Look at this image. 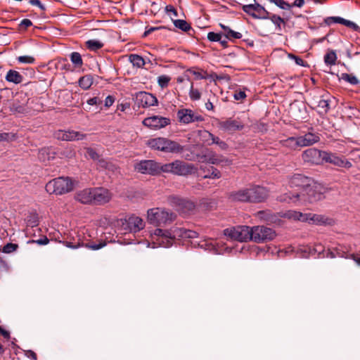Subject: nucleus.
<instances>
[{
    "label": "nucleus",
    "mask_w": 360,
    "mask_h": 360,
    "mask_svg": "<svg viewBox=\"0 0 360 360\" xmlns=\"http://www.w3.org/2000/svg\"><path fill=\"white\" fill-rule=\"evenodd\" d=\"M312 251L315 253L317 252L319 255L323 254L324 247L321 244H316Z\"/></svg>",
    "instance_id": "0e129e2a"
},
{
    "label": "nucleus",
    "mask_w": 360,
    "mask_h": 360,
    "mask_svg": "<svg viewBox=\"0 0 360 360\" xmlns=\"http://www.w3.org/2000/svg\"><path fill=\"white\" fill-rule=\"evenodd\" d=\"M18 248V244L8 243L3 247L2 252L6 254H10L16 251Z\"/></svg>",
    "instance_id": "09e8293b"
},
{
    "label": "nucleus",
    "mask_w": 360,
    "mask_h": 360,
    "mask_svg": "<svg viewBox=\"0 0 360 360\" xmlns=\"http://www.w3.org/2000/svg\"><path fill=\"white\" fill-rule=\"evenodd\" d=\"M173 22L176 27L184 32H188L191 29V25L184 20H174Z\"/></svg>",
    "instance_id": "79ce46f5"
},
{
    "label": "nucleus",
    "mask_w": 360,
    "mask_h": 360,
    "mask_svg": "<svg viewBox=\"0 0 360 360\" xmlns=\"http://www.w3.org/2000/svg\"><path fill=\"white\" fill-rule=\"evenodd\" d=\"M325 22L330 25L332 22L342 24L344 22V18L341 17H329L325 20Z\"/></svg>",
    "instance_id": "6e6d98bb"
},
{
    "label": "nucleus",
    "mask_w": 360,
    "mask_h": 360,
    "mask_svg": "<svg viewBox=\"0 0 360 360\" xmlns=\"http://www.w3.org/2000/svg\"><path fill=\"white\" fill-rule=\"evenodd\" d=\"M147 146L153 150H160L166 153H181L184 146L178 142L164 137L150 139L147 141Z\"/></svg>",
    "instance_id": "20e7f679"
},
{
    "label": "nucleus",
    "mask_w": 360,
    "mask_h": 360,
    "mask_svg": "<svg viewBox=\"0 0 360 360\" xmlns=\"http://www.w3.org/2000/svg\"><path fill=\"white\" fill-rule=\"evenodd\" d=\"M32 25V22L29 19H23L20 25H19V27L20 30H26L27 29L28 27H31Z\"/></svg>",
    "instance_id": "13d9d810"
},
{
    "label": "nucleus",
    "mask_w": 360,
    "mask_h": 360,
    "mask_svg": "<svg viewBox=\"0 0 360 360\" xmlns=\"http://www.w3.org/2000/svg\"><path fill=\"white\" fill-rule=\"evenodd\" d=\"M114 102H115L114 96L109 95L105 99V106L109 108L111 105H112Z\"/></svg>",
    "instance_id": "69168bd1"
},
{
    "label": "nucleus",
    "mask_w": 360,
    "mask_h": 360,
    "mask_svg": "<svg viewBox=\"0 0 360 360\" xmlns=\"http://www.w3.org/2000/svg\"><path fill=\"white\" fill-rule=\"evenodd\" d=\"M188 71L195 75V77L198 79H206V77L202 75V73L199 71H196L193 69H189Z\"/></svg>",
    "instance_id": "774afa93"
},
{
    "label": "nucleus",
    "mask_w": 360,
    "mask_h": 360,
    "mask_svg": "<svg viewBox=\"0 0 360 360\" xmlns=\"http://www.w3.org/2000/svg\"><path fill=\"white\" fill-rule=\"evenodd\" d=\"M251 240L257 243H266L274 240L276 236V231L264 226L251 227Z\"/></svg>",
    "instance_id": "0eeeda50"
},
{
    "label": "nucleus",
    "mask_w": 360,
    "mask_h": 360,
    "mask_svg": "<svg viewBox=\"0 0 360 360\" xmlns=\"http://www.w3.org/2000/svg\"><path fill=\"white\" fill-rule=\"evenodd\" d=\"M288 211L274 212L271 210H261L255 213V217L260 221L269 225L281 226L283 223L282 218H286Z\"/></svg>",
    "instance_id": "6e6552de"
},
{
    "label": "nucleus",
    "mask_w": 360,
    "mask_h": 360,
    "mask_svg": "<svg viewBox=\"0 0 360 360\" xmlns=\"http://www.w3.org/2000/svg\"><path fill=\"white\" fill-rule=\"evenodd\" d=\"M178 121L184 124H188L193 122H201L205 120V118L201 115L195 112L189 108L179 109L176 112Z\"/></svg>",
    "instance_id": "9b49d317"
},
{
    "label": "nucleus",
    "mask_w": 360,
    "mask_h": 360,
    "mask_svg": "<svg viewBox=\"0 0 360 360\" xmlns=\"http://www.w3.org/2000/svg\"><path fill=\"white\" fill-rule=\"evenodd\" d=\"M266 19L271 20V21L277 26L280 30L281 23H284V20L279 15L271 14L268 12V18Z\"/></svg>",
    "instance_id": "c03bdc74"
},
{
    "label": "nucleus",
    "mask_w": 360,
    "mask_h": 360,
    "mask_svg": "<svg viewBox=\"0 0 360 360\" xmlns=\"http://www.w3.org/2000/svg\"><path fill=\"white\" fill-rule=\"evenodd\" d=\"M77 182L68 176H60L49 181L45 186L49 194L61 195L73 191Z\"/></svg>",
    "instance_id": "7ed1b4c3"
},
{
    "label": "nucleus",
    "mask_w": 360,
    "mask_h": 360,
    "mask_svg": "<svg viewBox=\"0 0 360 360\" xmlns=\"http://www.w3.org/2000/svg\"><path fill=\"white\" fill-rule=\"evenodd\" d=\"M11 110L13 112L18 114H25L29 112V108L27 104H21L18 101H14L13 103Z\"/></svg>",
    "instance_id": "f704fd0d"
},
{
    "label": "nucleus",
    "mask_w": 360,
    "mask_h": 360,
    "mask_svg": "<svg viewBox=\"0 0 360 360\" xmlns=\"http://www.w3.org/2000/svg\"><path fill=\"white\" fill-rule=\"evenodd\" d=\"M323 188L319 184H311L309 183V186L304 188V191L296 192L293 194L285 193L278 197L281 202H295L298 200L308 201L309 202H314L323 199L324 195L322 192Z\"/></svg>",
    "instance_id": "f03ea898"
},
{
    "label": "nucleus",
    "mask_w": 360,
    "mask_h": 360,
    "mask_svg": "<svg viewBox=\"0 0 360 360\" xmlns=\"http://www.w3.org/2000/svg\"><path fill=\"white\" fill-rule=\"evenodd\" d=\"M211 169H212L211 174L205 175L204 178L219 179L221 177V173L217 169H216L213 167H211Z\"/></svg>",
    "instance_id": "5fc2aeb1"
},
{
    "label": "nucleus",
    "mask_w": 360,
    "mask_h": 360,
    "mask_svg": "<svg viewBox=\"0 0 360 360\" xmlns=\"http://www.w3.org/2000/svg\"><path fill=\"white\" fill-rule=\"evenodd\" d=\"M94 205H103L112 198L111 193L104 188H94Z\"/></svg>",
    "instance_id": "4be33fe9"
},
{
    "label": "nucleus",
    "mask_w": 360,
    "mask_h": 360,
    "mask_svg": "<svg viewBox=\"0 0 360 360\" xmlns=\"http://www.w3.org/2000/svg\"><path fill=\"white\" fill-rule=\"evenodd\" d=\"M342 79L352 85H356L359 83V79L354 75L351 74H342Z\"/></svg>",
    "instance_id": "49530a36"
},
{
    "label": "nucleus",
    "mask_w": 360,
    "mask_h": 360,
    "mask_svg": "<svg viewBox=\"0 0 360 360\" xmlns=\"http://www.w3.org/2000/svg\"><path fill=\"white\" fill-rule=\"evenodd\" d=\"M135 169L142 174L150 175H158V162L151 160H145L136 163L134 166Z\"/></svg>",
    "instance_id": "dca6fc26"
},
{
    "label": "nucleus",
    "mask_w": 360,
    "mask_h": 360,
    "mask_svg": "<svg viewBox=\"0 0 360 360\" xmlns=\"http://www.w3.org/2000/svg\"><path fill=\"white\" fill-rule=\"evenodd\" d=\"M334 251L336 252L337 257H342L345 259H349V252L350 251V246H346L344 245H338L334 248Z\"/></svg>",
    "instance_id": "473e14b6"
},
{
    "label": "nucleus",
    "mask_w": 360,
    "mask_h": 360,
    "mask_svg": "<svg viewBox=\"0 0 360 360\" xmlns=\"http://www.w3.org/2000/svg\"><path fill=\"white\" fill-rule=\"evenodd\" d=\"M326 153V151L311 148L302 153V158L304 162L311 165H321L324 163Z\"/></svg>",
    "instance_id": "9d476101"
},
{
    "label": "nucleus",
    "mask_w": 360,
    "mask_h": 360,
    "mask_svg": "<svg viewBox=\"0 0 360 360\" xmlns=\"http://www.w3.org/2000/svg\"><path fill=\"white\" fill-rule=\"evenodd\" d=\"M55 158V153L52 152L48 148H41L39 151V158L42 162L49 161L53 160Z\"/></svg>",
    "instance_id": "c9c22d12"
},
{
    "label": "nucleus",
    "mask_w": 360,
    "mask_h": 360,
    "mask_svg": "<svg viewBox=\"0 0 360 360\" xmlns=\"http://www.w3.org/2000/svg\"><path fill=\"white\" fill-rule=\"evenodd\" d=\"M337 55L335 51H328L324 56V62L327 65H334L336 63Z\"/></svg>",
    "instance_id": "58836bf2"
},
{
    "label": "nucleus",
    "mask_w": 360,
    "mask_h": 360,
    "mask_svg": "<svg viewBox=\"0 0 360 360\" xmlns=\"http://www.w3.org/2000/svg\"><path fill=\"white\" fill-rule=\"evenodd\" d=\"M271 2L275 4L279 8L284 10H289L291 6L284 0H270Z\"/></svg>",
    "instance_id": "603ef678"
},
{
    "label": "nucleus",
    "mask_w": 360,
    "mask_h": 360,
    "mask_svg": "<svg viewBox=\"0 0 360 360\" xmlns=\"http://www.w3.org/2000/svg\"><path fill=\"white\" fill-rule=\"evenodd\" d=\"M224 234L230 239L240 242L251 240V227L238 226L224 230Z\"/></svg>",
    "instance_id": "1a4fd4ad"
},
{
    "label": "nucleus",
    "mask_w": 360,
    "mask_h": 360,
    "mask_svg": "<svg viewBox=\"0 0 360 360\" xmlns=\"http://www.w3.org/2000/svg\"><path fill=\"white\" fill-rule=\"evenodd\" d=\"M127 221L129 230L133 232L139 231L145 226V223L139 217L131 216L129 217Z\"/></svg>",
    "instance_id": "cd10ccee"
},
{
    "label": "nucleus",
    "mask_w": 360,
    "mask_h": 360,
    "mask_svg": "<svg viewBox=\"0 0 360 360\" xmlns=\"http://www.w3.org/2000/svg\"><path fill=\"white\" fill-rule=\"evenodd\" d=\"M158 174L161 173H171L172 174V162L161 164L158 162Z\"/></svg>",
    "instance_id": "de8ad7c7"
},
{
    "label": "nucleus",
    "mask_w": 360,
    "mask_h": 360,
    "mask_svg": "<svg viewBox=\"0 0 360 360\" xmlns=\"http://www.w3.org/2000/svg\"><path fill=\"white\" fill-rule=\"evenodd\" d=\"M317 107L320 109V113H327L330 110L329 100L326 98H321L318 101Z\"/></svg>",
    "instance_id": "a19ab883"
},
{
    "label": "nucleus",
    "mask_w": 360,
    "mask_h": 360,
    "mask_svg": "<svg viewBox=\"0 0 360 360\" xmlns=\"http://www.w3.org/2000/svg\"><path fill=\"white\" fill-rule=\"evenodd\" d=\"M17 60L20 63L32 64L35 61V58L31 56H20L17 58Z\"/></svg>",
    "instance_id": "3c124183"
},
{
    "label": "nucleus",
    "mask_w": 360,
    "mask_h": 360,
    "mask_svg": "<svg viewBox=\"0 0 360 360\" xmlns=\"http://www.w3.org/2000/svg\"><path fill=\"white\" fill-rule=\"evenodd\" d=\"M135 101L139 107L144 108L155 106L158 104L156 96L146 91L137 92L135 94Z\"/></svg>",
    "instance_id": "2eb2a0df"
},
{
    "label": "nucleus",
    "mask_w": 360,
    "mask_h": 360,
    "mask_svg": "<svg viewBox=\"0 0 360 360\" xmlns=\"http://www.w3.org/2000/svg\"><path fill=\"white\" fill-rule=\"evenodd\" d=\"M200 156L201 155H195L193 153H191V154L185 155L184 158L186 160H189V161H195V160L199 161V160H200Z\"/></svg>",
    "instance_id": "052dcab7"
},
{
    "label": "nucleus",
    "mask_w": 360,
    "mask_h": 360,
    "mask_svg": "<svg viewBox=\"0 0 360 360\" xmlns=\"http://www.w3.org/2000/svg\"><path fill=\"white\" fill-rule=\"evenodd\" d=\"M233 97L237 101L243 100L246 97V94L245 91H236L234 93Z\"/></svg>",
    "instance_id": "e2e57ef3"
},
{
    "label": "nucleus",
    "mask_w": 360,
    "mask_h": 360,
    "mask_svg": "<svg viewBox=\"0 0 360 360\" xmlns=\"http://www.w3.org/2000/svg\"><path fill=\"white\" fill-rule=\"evenodd\" d=\"M171 120L168 117L153 115L146 117L142 124L152 130H159L170 124Z\"/></svg>",
    "instance_id": "f8f14e48"
},
{
    "label": "nucleus",
    "mask_w": 360,
    "mask_h": 360,
    "mask_svg": "<svg viewBox=\"0 0 360 360\" xmlns=\"http://www.w3.org/2000/svg\"><path fill=\"white\" fill-rule=\"evenodd\" d=\"M251 202L257 203L264 201L269 196V191L263 186L252 185L249 187Z\"/></svg>",
    "instance_id": "6ab92c4d"
},
{
    "label": "nucleus",
    "mask_w": 360,
    "mask_h": 360,
    "mask_svg": "<svg viewBox=\"0 0 360 360\" xmlns=\"http://www.w3.org/2000/svg\"><path fill=\"white\" fill-rule=\"evenodd\" d=\"M29 3L32 6H37L41 11H44L46 10L45 6L39 0H29Z\"/></svg>",
    "instance_id": "680f3d73"
},
{
    "label": "nucleus",
    "mask_w": 360,
    "mask_h": 360,
    "mask_svg": "<svg viewBox=\"0 0 360 360\" xmlns=\"http://www.w3.org/2000/svg\"><path fill=\"white\" fill-rule=\"evenodd\" d=\"M170 79L171 78L167 75L159 76L158 77V85L162 89L165 88L168 86Z\"/></svg>",
    "instance_id": "8fccbe9b"
},
{
    "label": "nucleus",
    "mask_w": 360,
    "mask_h": 360,
    "mask_svg": "<svg viewBox=\"0 0 360 360\" xmlns=\"http://www.w3.org/2000/svg\"><path fill=\"white\" fill-rule=\"evenodd\" d=\"M205 134L206 135H208L211 140V142L207 143V145L210 146L213 143H215V144L218 145L219 147L221 150H226L228 148L227 143L226 142H224V141H221L218 136H215L210 132H205Z\"/></svg>",
    "instance_id": "e433bc0d"
},
{
    "label": "nucleus",
    "mask_w": 360,
    "mask_h": 360,
    "mask_svg": "<svg viewBox=\"0 0 360 360\" xmlns=\"http://www.w3.org/2000/svg\"><path fill=\"white\" fill-rule=\"evenodd\" d=\"M92 84L91 77L89 75L82 77L79 80V85L83 89H88Z\"/></svg>",
    "instance_id": "37998d69"
},
{
    "label": "nucleus",
    "mask_w": 360,
    "mask_h": 360,
    "mask_svg": "<svg viewBox=\"0 0 360 360\" xmlns=\"http://www.w3.org/2000/svg\"><path fill=\"white\" fill-rule=\"evenodd\" d=\"M55 137L58 140L72 141L84 139L86 137V134L73 130H58L56 131Z\"/></svg>",
    "instance_id": "aec40b11"
},
{
    "label": "nucleus",
    "mask_w": 360,
    "mask_h": 360,
    "mask_svg": "<svg viewBox=\"0 0 360 360\" xmlns=\"http://www.w3.org/2000/svg\"><path fill=\"white\" fill-rule=\"evenodd\" d=\"M286 217L288 219L307 221L310 224L319 226L333 225L334 224L333 219L326 217V215L313 213L303 214L295 210H288V213L286 214Z\"/></svg>",
    "instance_id": "423d86ee"
},
{
    "label": "nucleus",
    "mask_w": 360,
    "mask_h": 360,
    "mask_svg": "<svg viewBox=\"0 0 360 360\" xmlns=\"http://www.w3.org/2000/svg\"><path fill=\"white\" fill-rule=\"evenodd\" d=\"M224 161L223 157L219 156L214 153H210L207 155H203L200 156L199 162H208L212 165H219Z\"/></svg>",
    "instance_id": "c756f323"
},
{
    "label": "nucleus",
    "mask_w": 360,
    "mask_h": 360,
    "mask_svg": "<svg viewBox=\"0 0 360 360\" xmlns=\"http://www.w3.org/2000/svg\"><path fill=\"white\" fill-rule=\"evenodd\" d=\"M207 39L210 41H219L221 39V34H219V33L210 32L207 34Z\"/></svg>",
    "instance_id": "4d7b16f0"
},
{
    "label": "nucleus",
    "mask_w": 360,
    "mask_h": 360,
    "mask_svg": "<svg viewBox=\"0 0 360 360\" xmlns=\"http://www.w3.org/2000/svg\"><path fill=\"white\" fill-rule=\"evenodd\" d=\"M229 198L231 201L241 202H251L249 193V187L234 191L229 193Z\"/></svg>",
    "instance_id": "393cba45"
},
{
    "label": "nucleus",
    "mask_w": 360,
    "mask_h": 360,
    "mask_svg": "<svg viewBox=\"0 0 360 360\" xmlns=\"http://www.w3.org/2000/svg\"><path fill=\"white\" fill-rule=\"evenodd\" d=\"M5 79L8 82L18 84L23 81V76L16 70H10L8 71Z\"/></svg>",
    "instance_id": "7c9ffc66"
},
{
    "label": "nucleus",
    "mask_w": 360,
    "mask_h": 360,
    "mask_svg": "<svg viewBox=\"0 0 360 360\" xmlns=\"http://www.w3.org/2000/svg\"><path fill=\"white\" fill-rule=\"evenodd\" d=\"M154 235L158 237L157 242L160 245L165 248L171 246L175 238L178 239H193L198 237V233L190 229L175 227L172 230H164L156 229Z\"/></svg>",
    "instance_id": "f257e3e1"
},
{
    "label": "nucleus",
    "mask_w": 360,
    "mask_h": 360,
    "mask_svg": "<svg viewBox=\"0 0 360 360\" xmlns=\"http://www.w3.org/2000/svg\"><path fill=\"white\" fill-rule=\"evenodd\" d=\"M129 61L132 63L133 66L141 68H143L146 63L144 59L139 55L131 54L129 56Z\"/></svg>",
    "instance_id": "4c0bfd02"
},
{
    "label": "nucleus",
    "mask_w": 360,
    "mask_h": 360,
    "mask_svg": "<svg viewBox=\"0 0 360 360\" xmlns=\"http://www.w3.org/2000/svg\"><path fill=\"white\" fill-rule=\"evenodd\" d=\"M221 27L224 30V34L226 39L229 40L233 41L234 39H238L242 38V34L238 32H236L231 30L228 26L220 24Z\"/></svg>",
    "instance_id": "2f4dec72"
},
{
    "label": "nucleus",
    "mask_w": 360,
    "mask_h": 360,
    "mask_svg": "<svg viewBox=\"0 0 360 360\" xmlns=\"http://www.w3.org/2000/svg\"><path fill=\"white\" fill-rule=\"evenodd\" d=\"M86 103L90 105H98L101 103V101L98 97H93L87 100Z\"/></svg>",
    "instance_id": "338daca9"
},
{
    "label": "nucleus",
    "mask_w": 360,
    "mask_h": 360,
    "mask_svg": "<svg viewBox=\"0 0 360 360\" xmlns=\"http://www.w3.org/2000/svg\"><path fill=\"white\" fill-rule=\"evenodd\" d=\"M189 96L192 101H198L200 99L201 94L197 89L193 88V84L191 82L189 91Z\"/></svg>",
    "instance_id": "a18cd8bd"
},
{
    "label": "nucleus",
    "mask_w": 360,
    "mask_h": 360,
    "mask_svg": "<svg viewBox=\"0 0 360 360\" xmlns=\"http://www.w3.org/2000/svg\"><path fill=\"white\" fill-rule=\"evenodd\" d=\"M87 155L94 160H98L100 158L98 153L92 148H86Z\"/></svg>",
    "instance_id": "864d4df0"
},
{
    "label": "nucleus",
    "mask_w": 360,
    "mask_h": 360,
    "mask_svg": "<svg viewBox=\"0 0 360 360\" xmlns=\"http://www.w3.org/2000/svg\"><path fill=\"white\" fill-rule=\"evenodd\" d=\"M324 162L330 163L334 166L349 169L352 167V163L344 155L326 151Z\"/></svg>",
    "instance_id": "ddd939ff"
},
{
    "label": "nucleus",
    "mask_w": 360,
    "mask_h": 360,
    "mask_svg": "<svg viewBox=\"0 0 360 360\" xmlns=\"http://www.w3.org/2000/svg\"><path fill=\"white\" fill-rule=\"evenodd\" d=\"M63 243L68 248H72V249H75V248H77L82 246V245H81V243L79 242L73 243V242H70V241H65V242H63ZM82 245H84L83 243H82ZM105 245H106V243L105 242H99L98 243H89L84 244V246L86 248H87L89 249H91V250H99V249L105 247Z\"/></svg>",
    "instance_id": "bb28decb"
},
{
    "label": "nucleus",
    "mask_w": 360,
    "mask_h": 360,
    "mask_svg": "<svg viewBox=\"0 0 360 360\" xmlns=\"http://www.w3.org/2000/svg\"><path fill=\"white\" fill-rule=\"evenodd\" d=\"M76 201L85 205H94V188H86L75 193Z\"/></svg>",
    "instance_id": "412c9836"
},
{
    "label": "nucleus",
    "mask_w": 360,
    "mask_h": 360,
    "mask_svg": "<svg viewBox=\"0 0 360 360\" xmlns=\"http://www.w3.org/2000/svg\"><path fill=\"white\" fill-rule=\"evenodd\" d=\"M242 9L255 19H266L268 18V11L258 3L243 5Z\"/></svg>",
    "instance_id": "4468645a"
},
{
    "label": "nucleus",
    "mask_w": 360,
    "mask_h": 360,
    "mask_svg": "<svg viewBox=\"0 0 360 360\" xmlns=\"http://www.w3.org/2000/svg\"><path fill=\"white\" fill-rule=\"evenodd\" d=\"M279 143L282 147L289 150H296L298 148H302L298 136H291L286 139L281 140Z\"/></svg>",
    "instance_id": "c85d7f7f"
},
{
    "label": "nucleus",
    "mask_w": 360,
    "mask_h": 360,
    "mask_svg": "<svg viewBox=\"0 0 360 360\" xmlns=\"http://www.w3.org/2000/svg\"><path fill=\"white\" fill-rule=\"evenodd\" d=\"M176 215L165 208L155 207L148 210L147 219L149 224L162 226L172 223Z\"/></svg>",
    "instance_id": "39448f33"
},
{
    "label": "nucleus",
    "mask_w": 360,
    "mask_h": 360,
    "mask_svg": "<svg viewBox=\"0 0 360 360\" xmlns=\"http://www.w3.org/2000/svg\"><path fill=\"white\" fill-rule=\"evenodd\" d=\"M195 167L192 164L181 160L172 162V174L178 176H187L194 172Z\"/></svg>",
    "instance_id": "a211bd4d"
},
{
    "label": "nucleus",
    "mask_w": 360,
    "mask_h": 360,
    "mask_svg": "<svg viewBox=\"0 0 360 360\" xmlns=\"http://www.w3.org/2000/svg\"><path fill=\"white\" fill-rule=\"evenodd\" d=\"M311 181L307 176L301 174H295L290 177L289 185L291 188H298L301 189V191H304Z\"/></svg>",
    "instance_id": "b1692460"
},
{
    "label": "nucleus",
    "mask_w": 360,
    "mask_h": 360,
    "mask_svg": "<svg viewBox=\"0 0 360 360\" xmlns=\"http://www.w3.org/2000/svg\"><path fill=\"white\" fill-rule=\"evenodd\" d=\"M169 202L172 206L175 207L178 212L184 214L193 211L195 207V204L192 201L176 196L170 197Z\"/></svg>",
    "instance_id": "f3484780"
},
{
    "label": "nucleus",
    "mask_w": 360,
    "mask_h": 360,
    "mask_svg": "<svg viewBox=\"0 0 360 360\" xmlns=\"http://www.w3.org/2000/svg\"><path fill=\"white\" fill-rule=\"evenodd\" d=\"M85 46L91 51H97L104 46V44L98 39H89L85 42Z\"/></svg>",
    "instance_id": "72a5a7b5"
},
{
    "label": "nucleus",
    "mask_w": 360,
    "mask_h": 360,
    "mask_svg": "<svg viewBox=\"0 0 360 360\" xmlns=\"http://www.w3.org/2000/svg\"><path fill=\"white\" fill-rule=\"evenodd\" d=\"M302 147L311 146L320 141L318 134L308 132L303 136H298Z\"/></svg>",
    "instance_id": "a878e982"
},
{
    "label": "nucleus",
    "mask_w": 360,
    "mask_h": 360,
    "mask_svg": "<svg viewBox=\"0 0 360 360\" xmlns=\"http://www.w3.org/2000/svg\"><path fill=\"white\" fill-rule=\"evenodd\" d=\"M49 240L48 239V238L46 236H44L43 238H39L38 240H32L29 241V243H37L40 245H47L49 243Z\"/></svg>",
    "instance_id": "bf43d9fd"
},
{
    "label": "nucleus",
    "mask_w": 360,
    "mask_h": 360,
    "mask_svg": "<svg viewBox=\"0 0 360 360\" xmlns=\"http://www.w3.org/2000/svg\"><path fill=\"white\" fill-rule=\"evenodd\" d=\"M70 59L75 68H81L83 65V60L79 52L71 53Z\"/></svg>",
    "instance_id": "ea45409f"
},
{
    "label": "nucleus",
    "mask_w": 360,
    "mask_h": 360,
    "mask_svg": "<svg viewBox=\"0 0 360 360\" xmlns=\"http://www.w3.org/2000/svg\"><path fill=\"white\" fill-rule=\"evenodd\" d=\"M219 128L226 131H236L242 130L244 124L239 119L229 118L219 123Z\"/></svg>",
    "instance_id": "5701e85b"
}]
</instances>
